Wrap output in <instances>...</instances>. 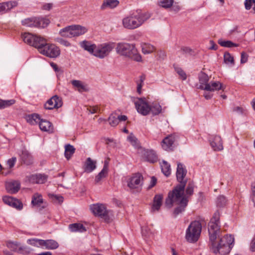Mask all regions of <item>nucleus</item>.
I'll use <instances>...</instances> for the list:
<instances>
[{"instance_id":"f257e3e1","label":"nucleus","mask_w":255,"mask_h":255,"mask_svg":"<svg viewBox=\"0 0 255 255\" xmlns=\"http://www.w3.org/2000/svg\"><path fill=\"white\" fill-rule=\"evenodd\" d=\"M219 224V223L213 221L209 223L208 232L211 242L210 250L215 255H228L233 247L234 238L231 235H227L215 241L220 231Z\"/></svg>"},{"instance_id":"f03ea898","label":"nucleus","mask_w":255,"mask_h":255,"mask_svg":"<svg viewBox=\"0 0 255 255\" xmlns=\"http://www.w3.org/2000/svg\"><path fill=\"white\" fill-rule=\"evenodd\" d=\"M194 191V185L192 183H189L184 192H169L168 197L165 200V206L170 208L174 205H178L173 213L174 217L185 210L189 201V198L193 194Z\"/></svg>"},{"instance_id":"7ed1b4c3","label":"nucleus","mask_w":255,"mask_h":255,"mask_svg":"<svg viewBox=\"0 0 255 255\" xmlns=\"http://www.w3.org/2000/svg\"><path fill=\"white\" fill-rule=\"evenodd\" d=\"M150 17L149 13L136 11L123 19L124 27L128 29H134L140 26Z\"/></svg>"},{"instance_id":"20e7f679","label":"nucleus","mask_w":255,"mask_h":255,"mask_svg":"<svg viewBox=\"0 0 255 255\" xmlns=\"http://www.w3.org/2000/svg\"><path fill=\"white\" fill-rule=\"evenodd\" d=\"M117 53L137 62L141 60V57L134 45L124 42L118 43L116 47Z\"/></svg>"},{"instance_id":"39448f33","label":"nucleus","mask_w":255,"mask_h":255,"mask_svg":"<svg viewBox=\"0 0 255 255\" xmlns=\"http://www.w3.org/2000/svg\"><path fill=\"white\" fill-rule=\"evenodd\" d=\"M202 225L199 221L192 222L186 229L185 239L189 243L196 242L201 235Z\"/></svg>"},{"instance_id":"423d86ee","label":"nucleus","mask_w":255,"mask_h":255,"mask_svg":"<svg viewBox=\"0 0 255 255\" xmlns=\"http://www.w3.org/2000/svg\"><path fill=\"white\" fill-rule=\"evenodd\" d=\"M186 173L187 170L183 164L180 163H178L176 170V178L179 183L175 186L171 192L184 193L185 187L187 183V179L185 178Z\"/></svg>"},{"instance_id":"0eeeda50","label":"nucleus","mask_w":255,"mask_h":255,"mask_svg":"<svg viewBox=\"0 0 255 255\" xmlns=\"http://www.w3.org/2000/svg\"><path fill=\"white\" fill-rule=\"evenodd\" d=\"M87 29L78 25H71L61 29L59 34L64 37L72 38L78 36L86 33Z\"/></svg>"},{"instance_id":"6e6552de","label":"nucleus","mask_w":255,"mask_h":255,"mask_svg":"<svg viewBox=\"0 0 255 255\" xmlns=\"http://www.w3.org/2000/svg\"><path fill=\"white\" fill-rule=\"evenodd\" d=\"M21 23L23 26L27 27L44 28L48 26L50 21L46 18L32 17L24 19Z\"/></svg>"},{"instance_id":"1a4fd4ad","label":"nucleus","mask_w":255,"mask_h":255,"mask_svg":"<svg viewBox=\"0 0 255 255\" xmlns=\"http://www.w3.org/2000/svg\"><path fill=\"white\" fill-rule=\"evenodd\" d=\"M115 48V43L108 42L96 45L94 56L101 59L108 56Z\"/></svg>"},{"instance_id":"9d476101","label":"nucleus","mask_w":255,"mask_h":255,"mask_svg":"<svg viewBox=\"0 0 255 255\" xmlns=\"http://www.w3.org/2000/svg\"><path fill=\"white\" fill-rule=\"evenodd\" d=\"M143 181L142 175L139 173H135L128 179L127 186L130 190H135L137 192H139L141 190Z\"/></svg>"},{"instance_id":"9b49d317","label":"nucleus","mask_w":255,"mask_h":255,"mask_svg":"<svg viewBox=\"0 0 255 255\" xmlns=\"http://www.w3.org/2000/svg\"><path fill=\"white\" fill-rule=\"evenodd\" d=\"M39 52L50 58H56L59 56L60 54V49L52 44H49L46 42L44 47L41 48Z\"/></svg>"},{"instance_id":"f8f14e48","label":"nucleus","mask_w":255,"mask_h":255,"mask_svg":"<svg viewBox=\"0 0 255 255\" xmlns=\"http://www.w3.org/2000/svg\"><path fill=\"white\" fill-rule=\"evenodd\" d=\"M90 209L94 215L104 219L106 222L110 220L111 212L107 210L104 205L100 204L93 205L91 206Z\"/></svg>"},{"instance_id":"ddd939ff","label":"nucleus","mask_w":255,"mask_h":255,"mask_svg":"<svg viewBox=\"0 0 255 255\" xmlns=\"http://www.w3.org/2000/svg\"><path fill=\"white\" fill-rule=\"evenodd\" d=\"M135 108L138 113L146 116L150 114V105L145 98H137L134 101Z\"/></svg>"},{"instance_id":"4468645a","label":"nucleus","mask_w":255,"mask_h":255,"mask_svg":"<svg viewBox=\"0 0 255 255\" xmlns=\"http://www.w3.org/2000/svg\"><path fill=\"white\" fill-rule=\"evenodd\" d=\"M62 106L61 99L55 95L49 99L44 105V107L47 110H52L54 108L58 109Z\"/></svg>"},{"instance_id":"2eb2a0df","label":"nucleus","mask_w":255,"mask_h":255,"mask_svg":"<svg viewBox=\"0 0 255 255\" xmlns=\"http://www.w3.org/2000/svg\"><path fill=\"white\" fill-rule=\"evenodd\" d=\"M141 153L143 158L148 162L154 163L157 160V156L153 150L141 149Z\"/></svg>"},{"instance_id":"dca6fc26","label":"nucleus","mask_w":255,"mask_h":255,"mask_svg":"<svg viewBox=\"0 0 255 255\" xmlns=\"http://www.w3.org/2000/svg\"><path fill=\"white\" fill-rule=\"evenodd\" d=\"M5 189L7 192L10 194L17 193L20 187V183L16 180L7 181L5 184Z\"/></svg>"},{"instance_id":"f3484780","label":"nucleus","mask_w":255,"mask_h":255,"mask_svg":"<svg viewBox=\"0 0 255 255\" xmlns=\"http://www.w3.org/2000/svg\"><path fill=\"white\" fill-rule=\"evenodd\" d=\"M175 141V137L171 134L165 137L162 141L161 144L162 148L165 150L172 149V145Z\"/></svg>"},{"instance_id":"a211bd4d","label":"nucleus","mask_w":255,"mask_h":255,"mask_svg":"<svg viewBox=\"0 0 255 255\" xmlns=\"http://www.w3.org/2000/svg\"><path fill=\"white\" fill-rule=\"evenodd\" d=\"M202 88L204 90L210 92L219 91L220 90H224L225 89L223 85L220 82L215 81L210 82L209 85H207V86H204V87H202Z\"/></svg>"},{"instance_id":"6ab92c4d","label":"nucleus","mask_w":255,"mask_h":255,"mask_svg":"<svg viewBox=\"0 0 255 255\" xmlns=\"http://www.w3.org/2000/svg\"><path fill=\"white\" fill-rule=\"evenodd\" d=\"M47 179V176L42 174H33L28 178L30 182L36 184H43L46 181Z\"/></svg>"},{"instance_id":"aec40b11","label":"nucleus","mask_w":255,"mask_h":255,"mask_svg":"<svg viewBox=\"0 0 255 255\" xmlns=\"http://www.w3.org/2000/svg\"><path fill=\"white\" fill-rule=\"evenodd\" d=\"M210 144L215 151H220L223 149L222 140L220 136L216 135L210 141Z\"/></svg>"},{"instance_id":"412c9836","label":"nucleus","mask_w":255,"mask_h":255,"mask_svg":"<svg viewBox=\"0 0 255 255\" xmlns=\"http://www.w3.org/2000/svg\"><path fill=\"white\" fill-rule=\"evenodd\" d=\"M71 84L75 88V89L80 93L87 92L89 91V88L87 85L81 81L73 80L71 81Z\"/></svg>"},{"instance_id":"4be33fe9","label":"nucleus","mask_w":255,"mask_h":255,"mask_svg":"<svg viewBox=\"0 0 255 255\" xmlns=\"http://www.w3.org/2000/svg\"><path fill=\"white\" fill-rule=\"evenodd\" d=\"M163 195L156 194L154 196L151 207L152 211H158L162 203Z\"/></svg>"},{"instance_id":"5701e85b","label":"nucleus","mask_w":255,"mask_h":255,"mask_svg":"<svg viewBox=\"0 0 255 255\" xmlns=\"http://www.w3.org/2000/svg\"><path fill=\"white\" fill-rule=\"evenodd\" d=\"M31 204L34 206L41 207L44 208L46 207V204H43V200L42 195L38 193H35L32 197Z\"/></svg>"},{"instance_id":"b1692460","label":"nucleus","mask_w":255,"mask_h":255,"mask_svg":"<svg viewBox=\"0 0 255 255\" xmlns=\"http://www.w3.org/2000/svg\"><path fill=\"white\" fill-rule=\"evenodd\" d=\"M20 157L23 163L26 165H28L32 163V157L26 149L22 150Z\"/></svg>"},{"instance_id":"393cba45","label":"nucleus","mask_w":255,"mask_h":255,"mask_svg":"<svg viewBox=\"0 0 255 255\" xmlns=\"http://www.w3.org/2000/svg\"><path fill=\"white\" fill-rule=\"evenodd\" d=\"M40 129L44 131L48 132H52L53 128L52 124L49 121L46 120H41L39 124Z\"/></svg>"},{"instance_id":"a878e982","label":"nucleus","mask_w":255,"mask_h":255,"mask_svg":"<svg viewBox=\"0 0 255 255\" xmlns=\"http://www.w3.org/2000/svg\"><path fill=\"white\" fill-rule=\"evenodd\" d=\"M80 45L85 50L87 51L90 54L94 55V54L95 53V50L96 47V45L95 44H91L89 41L84 40L80 42Z\"/></svg>"},{"instance_id":"bb28decb","label":"nucleus","mask_w":255,"mask_h":255,"mask_svg":"<svg viewBox=\"0 0 255 255\" xmlns=\"http://www.w3.org/2000/svg\"><path fill=\"white\" fill-rule=\"evenodd\" d=\"M34 39L32 46L37 48L39 52L40 49L44 47L46 44V40L45 38L36 35H34Z\"/></svg>"},{"instance_id":"cd10ccee","label":"nucleus","mask_w":255,"mask_h":255,"mask_svg":"<svg viewBox=\"0 0 255 255\" xmlns=\"http://www.w3.org/2000/svg\"><path fill=\"white\" fill-rule=\"evenodd\" d=\"M119 4V1L118 0H104L101 6L102 9H105L107 8H114Z\"/></svg>"},{"instance_id":"c85d7f7f","label":"nucleus","mask_w":255,"mask_h":255,"mask_svg":"<svg viewBox=\"0 0 255 255\" xmlns=\"http://www.w3.org/2000/svg\"><path fill=\"white\" fill-rule=\"evenodd\" d=\"M42 246H45L48 250H54L58 248V243L53 240H42Z\"/></svg>"},{"instance_id":"c756f323","label":"nucleus","mask_w":255,"mask_h":255,"mask_svg":"<svg viewBox=\"0 0 255 255\" xmlns=\"http://www.w3.org/2000/svg\"><path fill=\"white\" fill-rule=\"evenodd\" d=\"M96 162L92 160L90 157H88L85 164V171L87 173H90L96 168Z\"/></svg>"},{"instance_id":"7c9ffc66","label":"nucleus","mask_w":255,"mask_h":255,"mask_svg":"<svg viewBox=\"0 0 255 255\" xmlns=\"http://www.w3.org/2000/svg\"><path fill=\"white\" fill-rule=\"evenodd\" d=\"M15 5L14 2L7 1L0 3V14L5 13Z\"/></svg>"},{"instance_id":"2f4dec72","label":"nucleus","mask_w":255,"mask_h":255,"mask_svg":"<svg viewBox=\"0 0 255 255\" xmlns=\"http://www.w3.org/2000/svg\"><path fill=\"white\" fill-rule=\"evenodd\" d=\"M69 229L72 232H85L86 229L83 224L80 223H74L69 225Z\"/></svg>"},{"instance_id":"473e14b6","label":"nucleus","mask_w":255,"mask_h":255,"mask_svg":"<svg viewBox=\"0 0 255 255\" xmlns=\"http://www.w3.org/2000/svg\"><path fill=\"white\" fill-rule=\"evenodd\" d=\"M199 80L200 86L199 88L203 90L202 87H204V86H207V85H209V76L204 73H202L199 75Z\"/></svg>"},{"instance_id":"72a5a7b5","label":"nucleus","mask_w":255,"mask_h":255,"mask_svg":"<svg viewBox=\"0 0 255 255\" xmlns=\"http://www.w3.org/2000/svg\"><path fill=\"white\" fill-rule=\"evenodd\" d=\"M27 122L31 125H35L37 123L39 124L40 119V116L38 114H33L28 115L26 117Z\"/></svg>"},{"instance_id":"f704fd0d","label":"nucleus","mask_w":255,"mask_h":255,"mask_svg":"<svg viewBox=\"0 0 255 255\" xmlns=\"http://www.w3.org/2000/svg\"><path fill=\"white\" fill-rule=\"evenodd\" d=\"M150 114L151 113L153 116L159 114L162 111L161 106L156 103H152L150 105Z\"/></svg>"},{"instance_id":"c9c22d12","label":"nucleus","mask_w":255,"mask_h":255,"mask_svg":"<svg viewBox=\"0 0 255 255\" xmlns=\"http://www.w3.org/2000/svg\"><path fill=\"white\" fill-rule=\"evenodd\" d=\"M75 148L71 144H66L65 146V156L69 159L75 152Z\"/></svg>"},{"instance_id":"e433bc0d","label":"nucleus","mask_w":255,"mask_h":255,"mask_svg":"<svg viewBox=\"0 0 255 255\" xmlns=\"http://www.w3.org/2000/svg\"><path fill=\"white\" fill-rule=\"evenodd\" d=\"M34 35L30 33H25L22 35V38L25 43L32 46L33 41L34 40Z\"/></svg>"},{"instance_id":"4c0bfd02","label":"nucleus","mask_w":255,"mask_h":255,"mask_svg":"<svg viewBox=\"0 0 255 255\" xmlns=\"http://www.w3.org/2000/svg\"><path fill=\"white\" fill-rule=\"evenodd\" d=\"M34 35L30 33H25L22 35V38L25 43L32 46L33 41L34 40Z\"/></svg>"},{"instance_id":"58836bf2","label":"nucleus","mask_w":255,"mask_h":255,"mask_svg":"<svg viewBox=\"0 0 255 255\" xmlns=\"http://www.w3.org/2000/svg\"><path fill=\"white\" fill-rule=\"evenodd\" d=\"M218 43L222 47L231 48L233 47H238V44L233 43L230 40H223L222 39H219Z\"/></svg>"},{"instance_id":"ea45409f","label":"nucleus","mask_w":255,"mask_h":255,"mask_svg":"<svg viewBox=\"0 0 255 255\" xmlns=\"http://www.w3.org/2000/svg\"><path fill=\"white\" fill-rule=\"evenodd\" d=\"M161 168L162 173L166 176H168L171 173L170 165L165 161H163L161 164Z\"/></svg>"},{"instance_id":"a19ab883","label":"nucleus","mask_w":255,"mask_h":255,"mask_svg":"<svg viewBox=\"0 0 255 255\" xmlns=\"http://www.w3.org/2000/svg\"><path fill=\"white\" fill-rule=\"evenodd\" d=\"M142 51L144 54H149L153 52L155 48L152 45L148 43L142 44Z\"/></svg>"},{"instance_id":"79ce46f5","label":"nucleus","mask_w":255,"mask_h":255,"mask_svg":"<svg viewBox=\"0 0 255 255\" xmlns=\"http://www.w3.org/2000/svg\"><path fill=\"white\" fill-rule=\"evenodd\" d=\"M108 173V167L106 165L104 166L103 169L101 172L96 176L95 178V182L96 183L99 182L101 179L105 177Z\"/></svg>"},{"instance_id":"37998d69","label":"nucleus","mask_w":255,"mask_h":255,"mask_svg":"<svg viewBox=\"0 0 255 255\" xmlns=\"http://www.w3.org/2000/svg\"><path fill=\"white\" fill-rule=\"evenodd\" d=\"M15 103V101L14 99L9 100H3L0 99V109L7 108L13 105Z\"/></svg>"},{"instance_id":"c03bdc74","label":"nucleus","mask_w":255,"mask_h":255,"mask_svg":"<svg viewBox=\"0 0 255 255\" xmlns=\"http://www.w3.org/2000/svg\"><path fill=\"white\" fill-rule=\"evenodd\" d=\"M224 60L226 64L233 66L235 64L234 57L228 52L224 54Z\"/></svg>"},{"instance_id":"a18cd8bd","label":"nucleus","mask_w":255,"mask_h":255,"mask_svg":"<svg viewBox=\"0 0 255 255\" xmlns=\"http://www.w3.org/2000/svg\"><path fill=\"white\" fill-rule=\"evenodd\" d=\"M174 0H160L159 5L162 7L168 8L171 7L173 4Z\"/></svg>"},{"instance_id":"49530a36","label":"nucleus","mask_w":255,"mask_h":255,"mask_svg":"<svg viewBox=\"0 0 255 255\" xmlns=\"http://www.w3.org/2000/svg\"><path fill=\"white\" fill-rule=\"evenodd\" d=\"M128 140L135 148H139V145L137 138L132 134H130L127 138Z\"/></svg>"},{"instance_id":"de8ad7c7","label":"nucleus","mask_w":255,"mask_h":255,"mask_svg":"<svg viewBox=\"0 0 255 255\" xmlns=\"http://www.w3.org/2000/svg\"><path fill=\"white\" fill-rule=\"evenodd\" d=\"M43 240L36 239H28L27 241V242L28 244L31 245L35 247H39L42 246V243L41 241H42Z\"/></svg>"},{"instance_id":"09e8293b","label":"nucleus","mask_w":255,"mask_h":255,"mask_svg":"<svg viewBox=\"0 0 255 255\" xmlns=\"http://www.w3.org/2000/svg\"><path fill=\"white\" fill-rule=\"evenodd\" d=\"M227 202L225 196L221 195L217 199V205L219 207H223L226 205Z\"/></svg>"},{"instance_id":"8fccbe9b","label":"nucleus","mask_w":255,"mask_h":255,"mask_svg":"<svg viewBox=\"0 0 255 255\" xmlns=\"http://www.w3.org/2000/svg\"><path fill=\"white\" fill-rule=\"evenodd\" d=\"M109 124L111 126L115 127L119 124V120L114 115H111L109 118Z\"/></svg>"},{"instance_id":"3c124183","label":"nucleus","mask_w":255,"mask_h":255,"mask_svg":"<svg viewBox=\"0 0 255 255\" xmlns=\"http://www.w3.org/2000/svg\"><path fill=\"white\" fill-rule=\"evenodd\" d=\"M12 201L13 202L10 206H11L19 210L22 209V204L18 200L13 198Z\"/></svg>"},{"instance_id":"603ef678","label":"nucleus","mask_w":255,"mask_h":255,"mask_svg":"<svg viewBox=\"0 0 255 255\" xmlns=\"http://www.w3.org/2000/svg\"><path fill=\"white\" fill-rule=\"evenodd\" d=\"M251 199L255 207V182H253L251 185Z\"/></svg>"},{"instance_id":"864d4df0","label":"nucleus","mask_w":255,"mask_h":255,"mask_svg":"<svg viewBox=\"0 0 255 255\" xmlns=\"http://www.w3.org/2000/svg\"><path fill=\"white\" fill-rule=\"evenodd\" d=\"M56 41L66 47H69L71 45V44L69 41L60 37L56 38Z\"/></svg>"},{"instance_id":"5fc2aeb1","label":"nucleus","mask_w":255,"mask_h":255,"mask_svg":"<svg viewBox=\"0 0 255 255\" xmlns=\"http://www.w3.org/2000/svg\"><path fill=\"white\" fill-rule=\"evenodd\" d=\"M175 70L183 80H185L186 79V75L181 68L176 67L175 68Z\"/></svg>"},{"instance_id":"6e6d98bb","label":"nucleus","mask_w":255,"mask_h":255,"mask_svg":"<svg viewBox=\"0 0 255 255\" xmlns=\"http://www.w3.org/2000/svg\"><path fill=\"white\" fill-rule=\"evenodd\" d=\"M6 246L8 248L14 251L17 249V248L18 246V244L16 242L14 243L9 241L7 243Z\"/></svg>"},{"instance_id":"4d7b16f0","label":"nucleus","mask_w":255,"mask_h":255,"mask_svg":"<svg viewBox=\"0 0 255 255\" xmlns=\"http://www.w3.org/2000/svg\"><path fill=\"white\" fill-rule=\"evenodd\" d=\"M16 161V158L15 157H12V158L9 159L7 161V165L8 166L9 169L12 168Z\"/></svg>"},{"instance_id":"13d9d810","label":"nucleus","mask_w":255,"mask_h":255,"mask_svg":"<svg viewBox=\"0 0 255 255\" xmlns=\"http://www.w3.org/2000/svg\"><path fill=\"white\" fill-rule=\"evenodd\" d=\"M13 198L11 197L5 196L3 197L2 200L5 204L10 206L13 202Z\"/></svg>"},{"instance_id":"bf43d9fd","label":"nucleus","mask_w":255,"mask_h":255,"mask_svg":"<svg viewBox=\"0 0 255 255\" xmlns=\"http://www.w3.org/2000/svg\"><path fill=\"white\" fill-rule=\"evenodd\" d=\"M255 3V0H246L245 2V7L247 9H251L253 3Z\"/></svg>"},{"instance_id":"052dcab7","label":"nucleus","mask_w":255,"mask_h":255,"mask_svg":"<svg viewBox=\"0 0 255 255\" xmlns=\"http://www.w3.org/2000/svg\"><path fill=\"white\" fill-rule=\"evenodd\" d=\"M219 219H220V213L218 211H217L214 214V215H213V217L212 218V219H211L210 221L219 223Z\"/></svg>"},{"instance_id":"680f3d73","label":"nucleus","mask_w":255,"mask_h":255,"mask_svg":"<svg viewBox=\"0 0 255 255\" xmlns=\"http://www.w3.org/2000/svg\"><path fill=\"white\" fill-rule=\"evenodd\" d=\"M248 59V55L245 52L241 53V63H245L247 62Z\"/></svg>"},{"instance_id":"e2e57ef3","label":"nucleus","mask_w":255,"mask_h":255,"mask_svg":"<svg viewBox=\"0 0 255 255\" xmlns=\"http://www.w3.org/2000/svg\"><path fill=\"white\" fill-rule=\"evenodd\" d=\"M210 47L209 49L212 50H217L218 48V46L214 42L213 40H210Z\"/></svg>"},{"instance_id":"0e129e2a","label":"nucleus","mask_w":255,"mask_h":255,"mask_svg":"<svg viewBox=\"0 0 255 255\" xmlns=\"http://www.w3.org/2000/svg\"><path fill=\"white\" fill-rule=\"evenodd\" d=\"M157 182V179L154 176H152L150 180V185L148 186V189H150L154 187Z\"/></svg>"},{"instance_id":"69168bd1","label":"nucleus","mask_w":255,"mask_h":255,"mask_svg":"<svg viewBox=\"0 0 255 255\" xmlns=\"http://www.w3.org/2000/svg\"><path fill=\"white\" fill-rule=\"evenodd\" d=\"M181 50L185 54H190L192 52V49L188 47H183L181 48Z\"/></svg>"},{"instance_id":"338daca9","label":"nucleus","mask_w":255,"mask_h":255,"mask_svg":"<svg viewBox=\"0 0 255 255\" xmlns=\"http://www.w3.org/2000/svg\"><path fill=\"white\" fill-rule=\"evenodd\" d=\"M53 199L57 200L59 203H62L63 201V198L61 196L53 195Z\"/></svg>"},{"instance_id":"774afa93","label":"nucleus","mask_w":255,"mask_h":255,"mask_svg":"<svg viewBox=\"0 0 255 255\" xmlns=\"http://www.w3.org/2000/svg\"><path fill=\"white\" fill-rule=\"evenodd\" d=\"M250 248L252 252H255V238L253 239L251 243Z\"/></svg>"}]
</instances>
